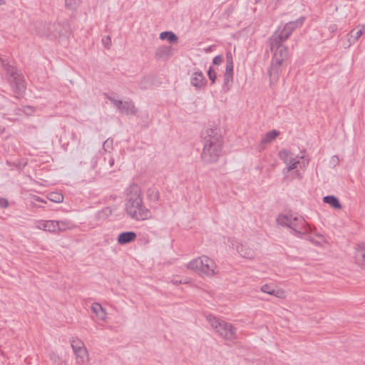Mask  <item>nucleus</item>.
<instances>
[{"mask_svg": "<svg viewBox=\"0 0 365 365\" xmlns=\"http://www.w3.org/2000/svg\"><path fill=\"white\" fill-rule=\"evenodd\" d=\"M36 200L39 202H44L43 200L40 199L39 197H36Z\"/></svg>", "mask_w": 365, "mask_h": 365, "instance_id": "nucleus-48", "label": "nucleus"}, {"mask_svg": "<svg viewBox=\"0 0 365 365\" xmlns=\"http://www.w3.org/2000/svg\"><path fill=\"white\" fill-rule=\"evenodd\" d=\"M225 73H233V62L232 58L227 60Z\"/></svg>", "mask_w": 365, "mask_h": 365, "instance_id": "nucleus-36", "label": "nucleus"}, {"mask_svg": "<svg viewBox=\"0 0 365 365\" xmlns=\"http://www.w3.org/2000/svg\"><path fill=\"white\" fill-rule=\"evenodd\" d=\"M107 98L115 106V107L122 113L127 115H135L138 109L135 106L134 103L131 100L122 101L115 98L107 96Z\"/></svg>", "mask_w": 365, "mask_h": 365, "instance_id": "nucleus-8", "label": "nucleus"}, {"mask_svg": "<svg viewBox=\"0 0 365 365\" xmlns=\"http://www.w3.org/2000/svg\"><path fill=\"white\" fill-rule=\"evenodd\" d=\"M233 73H225L224 74V86L227 87V90H229L230 86L232 82Z\"/></svg>", "mask_w": 365, "mask_h": 365, "instance_id": "nucleus-31", "label": "nucleus"}, {"mask_svg": "<svg viewBox=\"0 0 365 365\" xmlns=\"http://www.w3.org/2000/svg\"><path fill=\"white\" fill-rule=\"evenodd\" d=\"M222 62V57L221 56H217L213 58L212 63L215 65H220Z\"/></svg>", "mask_w": 365, "mask_h": 365, "instance_id": "nucleus-39", "label": "nucleus"}, {"mask_svg": "<svg viewBox=\"0 0 365 365\" xmlns=\"http://www.w3.org/2000/svg\"><path fill=\"white\" fill-rule=\"evenodd\" d=\"M186 268L199 275L210 277L216 274L217 265L212 259L202 255L190 261Z\"/></svg>", "mask_w": 365, "mask_h": 365, "instance_id": "nucleus-6", "label": "nucleus"}, {"mask_svg": "<svg viewBox=\"0 0 365 365\" xmlns=\"http://www.w3.org/2000/svg\"><path fill=\"white\" fill-rule=\"evenodd\" d=\"M50 358H51V359H53L54 358H58V356H56L55 354H53L51 355Z\"/></svg>", "mask_w": 365, "mask_h": 365, "instance_id": "nucleus-43", "label": "nucleus"}, {"mask_svg": "<svg viewBox=\"0 0 365 365\" xmlns=\"http://www.w3.org/2000/svg\"><path fill=\"white\" fill-rule=\"evenodd\" d=\"M4 100L6 103V106L9 108L1 106L0 108V114L1 115L2 118H6L11 121L16 120L18 118L15 116L21 115V109L17 108L13 103L9 101L8 99L4 98Z\"/></svg>", "mask_w": 365, "mask_h": 365, "instance_id": "nucleus-9", "label": "nucleus"}, {"mask_svg": "<svg viewBox=\"0 0 365 365\" xmlns=\"http://www.w3.org/2000/svg\"><path fill=\"white\" fill-rule=\"evenodd\" d=\"M297 220V217L292 215H280L277 218V222L278 225L282 226H287L290 228L291 223Z\"/></svg>", "mask_w": 365, "mask_h": 365, "instance_id": "nucleus-21", "label": "nucleus"}, {"mask_svg": "<svg viewBox=\"0 0 365 365\" xmlns=\"http://www.w3.org/2000/svg\"><path fill=\"white\" fill-rule=\"evenodd\" d=\"M354 259L358 266L365 269V243L359 244L356 247Z\"/></svg>", "mask_w": 365, "mask_h": 365, "instance_id": "nucleus-14", "label": "nucleus"}, {"mask_svg": "<svg viewBox=\"0 0 365 365\" xmlns=\"http://www.w3.org/2000/svg\"><path fill=\"white\" fill-rule=\"evenodd\" d=\"M339 163V159L337 155H333L331 157L329 164L332 167H336Z\"/></svg>", "mask_w": 365, "mask_h": 365, "instance_id": "nucleus-37", "label": "nucleus"}, {"mask_svg": "<svg viewBox=\"0 0 365 365\" xmlns=\"http://www.w3.org/2000/svg\"><path fill=\"white\" fill-rule=\"evenodd\" d=\"M160 38L161 40H168L170 43H175L178 41L177 36L173 31H163L160 34Z\"/></svg>", "mask_w": 365, "mask_h": 365, "instance_id": "nucleus-28", "label": "nucleus"}, {"mask_svg": "<svg viewBox=\"0 0 365 365\" xmlns=\"http://www.w3.org/2000/svg\"><path fill=\"white\" fill-rule=\"evenodd\" d=\"M260 291L279 299H285L287 297L286 292L284 289H277L275 286L270 284H264L262 285Z\"/></svg>", "mask_w": 365, "mask_h": 365, "instance_id": "nucleus-11", "label": "nucleus"}, {"mask_svg": "<svg viewBox=\"0 0 365 365\" xmlns=\"http://www.w3.org/2000/svg\"><path fill=\"white\" fill-rule=\"evenodd\" d=\"M57 223L56 220H38L36 222V228L49 232H57Z\"/></svg>", "mask_w": 365, "mask_h": 365, "instance_id": "nucleus-15", "label": "nucleus"}, {"mask_svg": "<svg viewBox=\"0 0 365 365\" xmlns=\"http://www.w3.org/2000/svg\"><path fill=\"white\" fill-rule=\"evenodd\" d=\"M203 148L201 158L205 163L217 162L222 150V137L217 128H209L202 135Z\"/></svg>", "mask_w": 365, "mask_h": 365, "instance_id": "nucleus-1", "label": "nucleus"}, {"mask_svg": "<svg viewBox=\"0 0 365 365\" xmlns=\"http://www.w3.org/2000/svg\"><path fill=\"white\" fill-rule=\"evenodd\" d=\"M207 76H208L210 80L211 81L212 83H214L217 78V73H216L215 71L212 67H210L209 68V70L207 71Z\"/></svg>", "mask_w": 365, "mask_h": 365, "instance_id": "nucleus-35", "label": "nucleus"}, {"mask_svg": "<svg viewBox=\"0 0 365 365\" xmlns=\"http://www.w3.org/2000/svg\"><path fill=\"white\" fill-rule=\"evenodd\" d=\"M236 250L240 256L246 259H252L255 257V250L247 245L240 244L237 246Z\"/></svg>", "mask_w": 365, "mask_h": 365, "instance_id": "nucleus-18", "label": "nucleus"}, {"mask_svg": "<svg viewBox=\"0 0 365 365\" xmlns=\"http://www.w3.org/2000/svg\"><path fill=\"white\" fill-rule=\"evenodd\" d=\"M230 58H232V55H231V53H228L227 54V59H230Z\"/></svg>", "mask_w": 365, "mask_h": 365, "instance_id": "nucleus-46", "label": "nucleus"}, {"mask_svg": "<svg viewBox=\"0 0 365 365\" xmlns=\"http://www.w3.org/2000/svg\"><path fill=\"white\" fill-rule=\"evenodd\" d=\"M113 139L108 138L106 140L103 144V148L106 152H110L113 148Z\"/></svg>", "mask_w": 365, "mask_h": 365, "instance_id": "nucleus-34", "label": "nucleus"}, {"mask_svg": "<svg viewBox=\"0 0 365 365\" xmlns=\"http://www.w3.org/2000/svg\"><path fill=\"white\" fill-rule=\"evenodd\" d=\"M310 241L317 246H323L327 243L326 238L322 235H317L314 237H310Z\"/></svg>", "mask_w": 365, "mask_h": 365, "instance_id": "nucleus-29", "label": "nucleus"}, {"mask_svg": "<svg viewBox=\"0 0 365 365\" xmlns=\"http://www.w3.org/2000/svg\"><path fill=\"white\" fill-rule=\"evenodd\" d=\"M5 128L2 126L0 125V134H1L2 133H4Z\"/></svg>", "mask_w": 365, "mask_h": 365, "instance_id": "nucleus-45", "label": "nucleus"}, {"mask_svg": "<svg viewBox=\"0 0 365 365\" xmlns=\"http://www.w3.org/2000/svg\"><path fill=\"white\" fill-rule=\"evenodd\" d=\"M4 69L8 82L14 92V96L16 98L23 97L26 91V81L24 76L14 66L9 64H4Z\"/></svg>", "mask_w": 365, "mask_h": 365, "instance_id": "nucleus-7", "label": "nucleus"}, {"mask_svg": "<svg viewBox=\"0 0 365 365\" xmlns=\"http://www.w3.org/2000/svg\"><path fill=\"white\" fill-rule=\"evenodd\" d=\"M48 36H51V37H53V38H56L57 36L56 34H48L47 35Z\"/></svg>", "mask_w": 365, "mask_h": 365, "instance_id": "nucleus-49", "label": "nucleus"}, {"mask_svg": "<svg viewBox=\"0 0 365 365\" xmlns=\"http://www.w3.org/2000/svg\"><path fill=\"white\" fill-rule=\"evenodd\" d=\"M337 29V26L336 24H331L329 26V30L331 31V32H334L336 31Z\"/></svg>", "mask_w": 365, "mask_h": 365, "instance_id": "nucleus-41", "label": "nucleus"}, {"mask_svg": "<svg viewBox=\"0 0 365 365\" xmlns=\"http://www.w3.org/2000/svg\"><path fill=\"white\" fill-rule=\"evenodd\" d=\"M102 43L104 45L105 47L107 48H109L111 45V38L109 36H107L104 37L102 39Z\"/></svg>", "mask_w": 365, "mask_h": 365, "instance_id": "nucleus-38", "label": "nucleus"}, {"mask_svg": "<svg viewBox=\"0 0 365 365\" xmlns=\"http://www.w3.org/2000/svg\"><path fill=\"white\" fill-rule=\"evenodd\" d=\"M172 282H173L174 284H175V285H178V284H182V283H184V284H185V283H186L185 282H182L181 280H180V281H178V280H173V281H172Z\"/></svg>", "mask_w": 365, "mask_h": 365, "instance_id": "nucleus-42", "label": "nucleus"}, {"mask_svg": "<svg viewBox=\"0 0 365 365\" xmlns=\"http://www.w3.org/2000/svg\"><path fill=\"white\" fill-rule=\"evenodd\" d=\"M125 209L128 215L135 220L141 221L152 218V212L143 205L138 187H135L133 192H131L128 195Z\"/></svg>", "mask_w": 365, "mask_h": 365, "instance_id": "nucleus-2", "label": "nucleus"}, {"mask_svg": "<svg viewBox=\"0 0 365 365\" xmlns=\"http://www.w3.org/2000/svg\"><path fill=\"white\" fill-rule=\"evenodd\" d=\"M148 197L153 201H157L159 199V192L156 189L148 190Z\"/></svg>", "mask_w": 365, "mask_h": 365, "instance_id": "nucleus-33", "label": "nucleus"}, {"mask_svg": "<svg viewBox=\"0 0 365 365\" xmlns=\"http://www.w3.org/2000/svg\"><path fill=\"white\" fill-rule=\"evenodd\" d=\"M292 34V32L287 30V27L284 26L282 29L278 28L274 34L269 38L272 39V43L277 45L278 42H284Z\"/></svg>", "mask_w": 365, "mask_h": 365, "instance_id": "nucleus-12", "label": "nucleus"}, {"mask_svg": "<svg viewBox=\"0 0 365 365\" xmlns=\"http://www.w3.org/2000/svg\"><path fill=\"white\" fill-rule=\"evenodd\" d=\"M70 341L74 354L87 349L84 342L78 338H72Z\"/></svg>", "mask_w": 365, "mask_h": 365, "instance_id": "nucleus-24", "label": "nucleus"}, {"mask_svg": "<svg viewBox=\"0 0 365 365\" xmlns=\"http://www.w3.org/2000/svg\"><path fill=\"white\" fill-rule=\"evenodd\" d=\"M57 232H65L73 230L76 225L70 220H56Z\"/></svg>", "mask_w": 365, "mask_h": 365, "instance_id": "nucleus-23", "label": "nucleus"}, {"mask_svg": "<svg viewBox=\"0 0 365 365\" xmlns=\"http://www.w3.org/2000/svg\"><path fill=\"white\" fill-rule=\"evenodd\" d=\"M190 83L196 89L200 90L205 87L207 80L201 71H197L192 74L190 77Z\"/></svg>", "mask_w": 365, "mask_h": 365, "instance_id": "nucleus-13", "label": "nucleus"}, {"mask_svg": "<svg viewBox=\"0 0 365 365\" xmlns=\"http://www.w3.org/2000/svg\"><path fill=\"white\" fill-rule=\"evenodd\" d=\"M9 205L8 200L5 198L0 197V207H7Z\"/></svg>", "mask_w": 365, "mask_h": 365, "instance_id": "nucleus-40", "label": "nucleus"}, {"mask_svg": "<svg viewBox=\"0 0 365 365\" xmlns=\"http://www.w3.org/2000/svg\"><path fill=\"white\" fill-rule=\"evenodd\" d=\"M136 237L137 235L135 232H124L118 235L117 241L119 245H124L133 242Z\"/></svg>", "mask_w": 365, "mask_h": 365, "instance_id": "nucleus-19", "label": "nucleus"}, {"mask_svg": "<svg viewBox=\"0 0 365 365\" xmlns=\"http://www.w3.org/2000/svg\"><path fill=\"white\" fill-rule=\"evenodd\" d=\"M76 365H90V356L88 350L74 354Z\"/></svg>", "mask_w": 365, "mask_h": 365, "instance_id": "nucleus-20", "label": "nucleus"}, {"mask_svg": "<svg viewBox=\"0 0 365 365\" xmlns=\"http://www.w3.org/2000/svg\"><path fill=\"white\" fill-rule=\"evenodd\" d=\"M304 21V18L300 17L296 21L288 22L287 24H285L287 30H289L292 33L297 28L301 26L303 24Z\"/></svg>", "mask_w": 365, "mask_h": 365, "instance_id": "nucleus-27", "label": "nucleus"}, {"mask_svg": "<svg viewBox=\"0 0 365 365\" xmlns=\"http://www.w3.org/2000/svg\"><path fill=\"white\" fill-rule=\"evenodd\" d=\"M210 326L215 330L220 337L227 341V344H235L237 339V329L230 323L218 318L212 314L206 317Z\"/></svg>", "mask_w": 365, "mask_h": 365, "instance_id": "nucleus-5", "label": "nucleus"}, {"mask_svg": "<svg viewBox=\"0 0 365 365\" xmlns=\"http://www.w3.org/2000/svg\"><path fill=\"white\" fill-rule=\"evenodd\" d=\"M65 6L70 9H74L81 3V0H64Z\"/></svg>", "mask_w": 365, "mask_h": 365, "instance_id": "nucleus-32", "label": "nucleus"}, {"mask_svg": "<svg viewBox=\"0 0 365 365\" xmlns=\"http://www.w3.org/2000/svg\"><path fill=\"white\" fill-rule=\"evenodd\" d=\"M268 43L271 51L273 52L269 76L270 83H275L277 82L279 76L282 71V67L287 60L288 48L282 46V43L279 42L277 45H274L270 38H269Z\"/></svg>", "mask_w": 365, "mask_h": 365, "instance_id": "nucleus-3", "label": "nucleus"}, {"mask_svg": "<svg viewBox=\"0 0 365 365\" xmlns=\"http://www.w3.org/2000/svg\"><path fill=\"white\" fill-rule=\"evenodd\" d=\"M323 201L324 202L329 204L331 207L334 209L340 210L342 208L341 204L334 195H327L324 197Z\"/></svg>", "mask_w": 365, "mask_h": 365, "instance_id": "nucleus-26", "label": "nucleus"}, {"mask_svg": "<svg viewBox=\"0 0 365 365\" xmlns=\"http://www.w3.org/2000/svg\"><path fill=\"white\" fill-rule=\"evenodd\" d=\"M365 33V24L358 25L352 29L348 34V42L344 44V48H348L352 43L356 42Z\"/></svg>", "mask_w": 365, "mask_h": 365, "instance_id": "nucleus-10", "label": "nucleus"}, {"mask_svg": "<svg viewBox=\"0 0 365 365\" xmlns=\"http://www.w3.org/2000/svg\"><path fill=\"white\" fill-rule=\"evenodd\" d=\"M54 26H55V25H50V26H49V28H53V27H54Z\"/></svg>", "mask_w": 365, "mask_h": 365, "instance_id": "nucleus-50", "label": "nucleus"}, {"mask_svg": "<svg viewBox=\"0 0 365 365\" xmlns=\"http://www.w3.org/2000/svg\"><path fill=\"white\" fill-rule=\"evenodd\" d=\"M279 158L286 165L283 170V173L287 174L291 173L292 178H297L301 180L302 178V173L297 170L298 166L304 170L308 165V160L305 163L304 162V157L294 154L287 150H282L279 153Z\"/></svg>", "mask_w": 365, "mask_h": 365, "instance_id": "nucleus-4", "label": "nucleus"}, {"mask_svg": "<svg viewBox=\"0 0 365 365\" xmlns=\"http://www.w3.org/2000/svg\"><path fill=\"white\" fill-rule=\"evenodd\" d=\"M290 228L299 234H306L309 232L308 225L302 217H297V220L291 223Z\"/></svg>", "mask_w": 365, "mask_h": 365, "instance_id": "nucleus-16", "label": "nucleus"}, {"mask_svg": "<svg viewBox=\"0 0 365 365\" xmlns=\"http://www.w3.org/2000/svg\"><path fill=\"white\" fill-rule=\"evenodd\" d=\"M279 135V132L277 130H272L269 132L265 133L264 137L261 140V145L268 144L272 143L273 140L276 139V138Z\"/></svg>", "mask_w": 365, "mask_h": 365, "instance_id": "nucleus-25", "label": "nucleus"}, {"mask_svg": "<svg viewBox=\"0 0 365 365\" xmlns=\"http://www.w3.org/2000/svg\"><path fill=\"white\" fill-rule=\"evenodd\" d=\"M48 199L51 201L55 202H61L63 200V196L58 192H51L48 195Z\"/></svg>", "mask_w": 365, "mask_h": 365, "instance_id": "nucleus-30", "label": "nucleus"}, {"mask_svg": "<svg viewBox=\"0 0 365 365\" xmlns=\"http://www.w3.org/2000/svg\"><path fill=\"white\" fill-rule=\"evenodd\" d=\"M174 53V49L170 46H158L155 55L158 59H168L170 58Z\"/></svg>", "mask_w": 365, "mask_h": 365, "instance_id": "nucleus-17", "label": "nucleus"}, {"mask_svg": "<svg viewBox=\"0 0 365 365\" xmlns=\"http://www.w3.org/2000/svg\"><path fill=\"white\" fill-rule=\"evenodd\" d=\"M113 163H114V160L113 158H111L109 161V164L110 166H113Z\"/></svg>", "mask_w": 365, "mask_h": 365, "instance_id": "nucleus-44", "label": "nucleus"}, {"mask_svg": "<svg viewBox=\"0 0 365 365\" xmlns=\"http://www.w3.org/2000/svg\"><path fill=\"white\" fill-rule=\"evenodd\" d=\"M6 4L5 0H0V5H4Z\"/></svg>", "mask_w": 365, "mask_h": 365, "instance_id": "nucleus-47", "label": "nucleus"}, {"mask_svg": "<svg viewBox=\"0 0 365 365\" xmlns=\"http://www.w3.org/2000/svg\"><path fill=\"white\" fill-rule=\"evenodd\" d=\"M92 312L96 315V317L102 321L106 319L107 313L106 309L101 306V304L95 302L93 303L91 307Z\"/></svg>", "mask_w": 365, "mask_h": 365, "instance_id": "nucleus-22", "label": "nucleus"}]
</instances>
